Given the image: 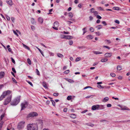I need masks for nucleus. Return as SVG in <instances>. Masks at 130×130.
Returning <instances> with one entry per match:
<instances>
[{
  "label": "nucleus",
  "mask_w": 130,
  "mask_h": 130,
  "mask_svg": "<svg viewBox=\"0 0 130 130\" xmlns=\"http://www.w3.org/2000/svg\"><path fill=\"white\" fill-rule=\"evenodd\" d=\"M25 122L24 121H22L19 122L18 125V128L19 129H22L23 128L24 126Z\"/></svg>",
  "instance_id": "obj_4"
},
{
  "label": "nucleus",
  "mask_w": 130,
  "mask_h": 130,
  "mask_svg": "<svg viewBox=\"0 0 130 130\" xmlns=\"http://www.w3.org/2000/svg\"><path fill=\"white\" fill-rule=\"evenodd\" d=\"M80 60V57H77L76 58V61H79Z\"/></svg>",
  "instance_id": "obj_41"
},
{
  "label": "nucleus",
  "mask_w": 130,
  "mask_h": 130,
  "mask_svg": "<svg viewBox=\"0 0 130 130\" xmlns=\"http://www.w3.org/2000/svg\"><path fill=\"white\" fill-rule=\"evenodd\" d=\"M103 47L106 48H107L108 50H109L110 49V47H109L108 46H105V45L103 46Z\"/></svg>",
  "instance_id": "obj_39"
},
{
  "label": "nucleus",
  "mask_w": 130,
  "mask_h": 130,
  "mask_svg": "<svg viewBox=\"0 0 130 130\" xmlns=\"http://www.w3.org/2000/svg\"><path fill=\"white\" fill-rule=\"evenodd\" d=\"M7 2L8 4L11 6L12 5V0H9L7 1Z\"/></svg>",
  "instance_id": "obj_16"
},
{
  "label": "nucleus",
  "mask_w": 130,
  "mask_h": 130,
  "mask_svg": "<svg viewBox=\"0 0 130 130\" xmlns=\"http://www.w3.org/2000/svg\"><path fill=\"white\" fill-rule=\"evenodd\" d=\"M57 56L59 57L62 58L63 57V55L62 54L60 53H57Z\"/></svg>",
  "instance_id": "obj_19"
},
{
  "label": "nucleus",
  "mask_w": 130,
  "mask_h": 130,
  "mask_svg": "<svg viewBox=\"0 0 130 130\" xmlns=\"http://www.w3.org/2000/svg\"><path fill=\"white\" fill-rule=\"evenodd\" d=\"M38 113L36 112H32L30 113L27 116V117H34L38 116Z\"/></svg>",
  "instance_id": "obj_7"
},
{
  "label": "nucleus",
  "mask_w": 130,
  "mask_h": 130,
  "mask_svg": "<svg viewBox=\"0 0 130 130\" xmlns=\"http://www.w3.org/2000/svg\"><path fill=\"white\" fill-rule=\"evenodd\" d=\"M70 117L72 118L75 119L76 118V116L74 114H71Z\"/></svg>",
  "instance_id": "obj_21"
},
{
  "label": "nucleus",
  "mask_w": 130,
  "mask_h": 130,
  "mask_svg": "<svg viewBox=\"0 0 130 130\" xmlns=\"http://www.w3.org/2000/svg\"><path fill=\"white\" fill-rule=\"evenodd\" d=\"M5 75V73L3 72H0V78L3 77Z\"/></svg>",
  "instance_id": "obj_12"
},
{
  "label": "nucleus",
  "mask_w": 130,
  "mask_h": 130,
  "mask_svg": "<svg viewBox=\"0 0 130 130\" xmlns=\"http://www.w3.org/2000/svg\"><path fill=\"white\" fill-rule=\"evenodd\" d=\"M20 100V96L17 97L11 102V104L13 106L16 105L19 103Z\"/></svg>",
  "instance_id": "obj_3"
},
{
  "label": "nucleus",
  "mask_w": 130,
  "mask_h": 130,
  "mask_svg": "<svg viewBox=\"0 0 130 130\" xmlns=\"http://www.w3.org/2000/svg\"><path fill=\"white\" fill-rule=\"evenodd\" d=\"M89 19H90V21H91L92 20H93V17H92V16H90V17H89Z\"/></svg>",
  "instance_id": "obj_63"
},
{
  "label": "nucleus",
  "mask_w": 130,
  "mask_h": 130,
  "mask_svg": "<svg viewBox=\"0 0 130 130\" xmlns=\"http://www.w3.org/2000/svg\"><path fill=\"white\" fill-rule=\"evenodd\" d=\"M54 26L52 27V28L56 30H57L58 29V27L59 26V23L58 22H55L54 23Z\"/></svg>",
  "instance_id": "obj_8"
},
{
  "label": "nucleus",
  "mask_w": 130,
  "mask_h": 130,
  "mask_svg": "<svg viewBox=\"0 0 130 130\" xmlns=\"http://www.w3.org/2000/svg\"><path fill=\"white\" fill-rule=\"evenodd\" d=\"M31 22L32 24H35L36 23V22L35 21V20L34 18H31Z\"/></svg>",
  "instance_id": "obj_22"
},
{
  "label": "nucleus",
  "mask_w": 130,
  "mask_h": 130,
  "mask_svg": "<svg viewBox=\"0 0 130 130\" xmlns=\"http://www.w3.org/2000/svg\"><path fill=\"white\" fill-rule=\"evenodd\" d=\"M36 71L37 74L38 75H40V73L38 70L37 69H36Z\"/></svg>",
  "instance_id": "obj_37"
},
{
  "label": "nucleus",
  "mask_w": 130,
  "mask_h": 130,
  "mask_svg": "<svg viewBox=\"0 0 130 130\" xmlns=\"http://www.w3.org/2000/svg\"><path fill=\"white\" fill-rule=\"evenodd\" d=\"M11 96L10 95L8 96L4 102V105H6L9 103L11 101Z\"/></svg>",
  "instance_id": "obj_5"
},
{
  "label": "nucleus",
  "mask_w": 130,
  "mask_h": 130,
  "mask_svg": "<svg viewBox=\"0 0 130 130\" xmlns=\"http://www.w3.org/2000/svg\"><path fill=\"white\" fill-rule=\"evenodd\" d=\"M99 63V62H96L94 63L93 64V66H94L96 65L97 64Z\"/></svg>",
  "instance_id": "obj_58"
},
{
  "label": "nucleus",
  "mask_w": 130,
  "mask_h": 130,
  "mask_svg": "<svg viewBox=\"0 0 130 130\" xmlns=\"http://www.w3.org/2000/svg\"><path fill=\"white\" fill-rule=\"evenodd\" d=\"M122 78H123V77L122 76H119L118 77V78L119 79H120V80H121L122 79Z\"/></svg>",
  "instance_id": "obj_50"
},
{
  "label": "nucleus",
  "mask_w": 130,
  "mask_h": 130,
  "mask_svg": "<svg viewBox=\"0 0 130 130\" xmlns=\"http://www.w3.org/2000/svg\"><path fill=\"white\" fill-rule=\"evenodd\" d=\"M98 8L100 10L102 11L104 10L103 9V8L101 7H99Z\"/></svg>",
  "instance_id": "obj_64"
},
{
  "label": "nucleus",
  "mask_w": 130,
  "mask_h": 130,
  "mask_svg": "<svg viewBox=\"0 0 130 130\" xmlns=\"http://www.w3.org/2000/svg\"><path fill=\"white\" fill-rule=\"evenodd\" d=\"M73 38V37L71 36L64 35L63 38L65 39H70L72 38Z\"/></svg>",
  "instance_id": "obj_11"
},
{
  "label": "nucleus",
  "mask_w": 130,
  "mask_h": 130,
  "mask_svg": "<svg viewBox=\"0 0 130 130\" xmlns=\"http://www.w3.org/2000/svg\"><path fill=\"white\" fill-rule=\"evenodd\" d=\"M104 108V106L103 105H100V107L99 109H103Z\"/></svg>",
  "instance_id": "obj_34"
},
{
  "label": "nucleus",
  "mask_w": 130,
  "mask_h": 130,
  "mask_svg": "<svg viewBox=\"0 0 130 130\" xmlns=\"http://www.w3.org/2000/svg\"><path fill=\"white\" fill-rule=\"evenodd\" d=\"M97 87L100 88H104V87L102 86H101V85H98L97 86Z\"/></svg>",
  "instance_id": "obj_35"
},
{
  "label": "nucleus",
  "mask_w": 130,
  "mask_h": 130,
  "mask_svg": "<svg viewBox=\"0 0 130 130\" xmlns=\"http://www.w3.org/2000/svg\"><path fill=\"white\" fill-rule=\"evenodd\" d=\"M31 28L32 30H34L35 29V27L33 26H31Z\"/></svg>",
  "instance_id": "obj_52"
},
{
  "label": "nucleus",
  "mask_w": 130,
  "mask_h": 130,
  "mask_svg": "<svg viewBox=\"0 0 130 130\" xmlns=\"http://www.w3.org/2000/svg\"><path fill=\"white\" fill-rule=\"evenodd\" d=\"M11 19L13 22L14 23V20L15 19L13 17H12L11 18Z\"/></svg>",
  "instance_id": "obj_61"
},
{
  "label": "nucleus",
  "mask_w": 130,
  "mask_h": 130,
  "mask_svg": "<svg viewBox=\"0 0 130 130\" xmlns=\"http://www.w3.org/2000/svg\"><path fill=\"white\" fill-rule=\"evenodd\" d=\"M87 124L89 126H91V127H93L94 126V124Z\"/></svg>",
  "instance_id": "obj_55"
},
{
  "label": "nucleus",
  "mask_w": 130,
  "mask_h": 130,
  "mask_svg": "<svg viewBox=\"0 0 130 130\" xmlns=\"http://www.w3.org/2000/svg\"><path fill=\"white\" fill-rule=\"evenodd\" d=\"M105 41H107L109 43H111L110 41L109 40H105Z\"/></svg>",
  "instance_id": "obj_59"
},
{
  "label": "nucleus",
  "mask_w": 130,
  "mask_h": 130,
  "mask_svg": "<svg viewBox=\"0 0 130 130\" xmlns=\"http://www.w3.org/2000/svg\"><path fill=\"white\" fill-rule=\"evenodd\" d=\"M11 93V91L9 90L4 92L2 95L0 96V100H2L6 96L9 95Z\"/></svg>",
  "instance_id": "obj_2"
},
{
  "label": "nucleus",
  "mask_w": 130,
  "mask_h": 130,
  "mask_svg": "<svg viewBox=\"0 0 130 130\" xmlns=\"http://www.w3.org/2000/svg\"><path fill=\"white\" fill-rule=\"evenodd\" d=\"M107 107H110L111 106V105L110 104H107Z\"/></svg>",
  "instance_id": "obj_56"
},
{
  "label": "nucleus",
  "mask_w": 130,
  "mask_h": 130,
  "mask_svg": "<svg viewBox=\"0 0 130 130\" xmlns=\"http://www.w3.org/2000/svg\"><path fill=\"white\" fill-rule=\"evenodd\" d=\"M87 38L88 39H92L93 38V37L90 35H89L87 36Z\"/></svg>",
  "instance_id": "obj_17"
},
{
  "label": "nucleus",
  "mask_w": 130,
  "mask_h": 130,
  "mask_svg": "<svg viewBox=\"0 0 130 130\" xmlns=\"http://www.w3.org/2000/svg\"><path fill=\"white\" fill-rule=\"evenodd\" d=\"M38 21L40 23H42L43 22V19L41 17H40L38 18Z\"/></svg>",
  "instance_id": "obj_15"
},
{
  "label": "nucleus",
  "mask_w": 130,
  "mask_h": 130,
  "mask_svg": "<svg viewBox=\"0 0 130 130\" xmlns=\"http://www.w3.org/2000/svg\"><path fill=\"white\" fill-rule=\"evenodd\" d=\"M51 101L52 102V105H53L54 106H55V102L54 101L52 100H51Z\"/></svg>",
  "instance_id": "obj_29"
},
{
  "label": "nucleus",
  "mask_w": 130,
  "mask_h": 130,
  "mask_svg": "<svg viewBox=\"0 0 130 130\" xmlns=\"http://www.w3.org/2000/svg\"><path fill=\"white\" fill-rule=\"evenodd\" d=\"M43 123L42 121H40L38 124H29L27 126L28 130H38V126L40 127H42Z\"/></svg>",
  "instance_id": "obj_1"
},
{
  "label": "nucleus",
  "mask_w": 130,
  "mask_h": 130,
  "mask_svg": "<svg viewBox=\"0 0 130 130\" xmlns=\"http://www.w3.org/2000/svg\"><path fill=\"white\" fill-rule=\"evenodd\" d=\"M110 75L112 77H115L116 76V74L113 73H111L110 74Z\"/></svg>",
  "instance_id": "obj_33"
},
{
  "label": "nucleus",
  "mask_w": 130,
  "mask_h": 130,
  "mask_svg": "<svg viewBox=\"0 0 130 130\" xmlns=\"http://www.w3.org/2000/svg\"><path fill=\"white\" fill-rule=\"evenodd\" d=\"M69 43L70 45H71L73 43V41L72 40H69Z\"/></svg>",
  "instance_id": "obj_48"
},
{
  "label": "nucleus",
  "mask_w": 130,
  "mask_h": 130,
  "mask_svg": "<svg viewBox=\"0 0 130 130\" xmlns=\"http://www.w3.org/2000/svg\"><path fill=\"white\" fill-rule=\"evenodd\" d=\"M27 82L31 86H33V85L32 84L31 82H29V81H27Z\"/></svg>",
  "instance_id": "obj_53"
},
{
  "label": "nucleus",
  "mask_w": 130,
  "mask_h": 130,
  "mask_svg": "<svg viewBox=\"0 0 130 130\" xmlns=\"http://www.w3.org/2000/svg\"><path fill=\"white\" fill-rule=\"evenodd\" d=\"M86 28V27H85L83 28V34L84 35L86 32V31H85V29Z\"/></svg>",
  "instance_id": "obj_38"
},
{
  "label": "nucleus",
  "mask_w": 130,
  "mask_h": 130,
  "mask_svg": "<svg viewBox=\"0 0 130 130\" xmlns=\"http://www.w3.org/2000/svg\"><path fill=\"white\" fill-rule=\"evenodd\" d=\"M90 30L91 32H93L94 31V29L92 27H91L90 28Z\"/></svg>",
  "instance_id": "obj_36"
},
{
  "label": "nucleus",
  "mask_w": 130,
  "mask_h": 130,
  "mask_svg": "<svg viewBox=\"0 0 130 130\" xmlns=\"http://www.w3.org/2000/svg\"><path fill=\"white\" fill-rule=\"evenodd\" d=\"M92 88V87H90V86H86V87H85L84 88V89H87V88Z\"/></svg>",
  "instance_id": "obj_49"
},
{
  "label": "nucleus",
  "mask_w": 130,
  "mask_h": 130,
  "mask_svg": "<svg viewBox=\"0 0 130 130\" xmlns=\"http://www.w3.org/2000/svg\"><path fill=\"white\" fill-rule=\"evenodd\" d=\"M96 27L98 28V29L99 30L102 28V25H99L96 26Z\"/></svg>",
  "instance_id": "obj_18"
},
{
  "label": "nucleus",
  "mask_w": 130,
  "mask_h": 130,
  "mask_svg": "<svg viewBox=\"0 0 130 130\" xmlns=\"http://www.w3.org/2000/svg\"><path fill=\"white\" fill-rule=\"evenodd\" d=\"M69 16L70 18H72L73 17V15L72 13L71 12L69 13Z\"/></svg>",
  "instance_id": "obj_28"
},
{
  "label": "nucleus",
  "mask_w": 130,
  "mask_h": 130,
  "mask_svg": "<svg viewBox=\"0 0 130 130\" xmlns=\"http://www.w3.org/2000/svg\"><path fill=\"white\" fill-rule=\"evenodd\" d=\"M95 33L97 36H99L101 35V34L99 32H96Z\"/></svg>",
  "instance_id": "obj_47"
},
{
  "label": "nucleus",
  "mask_w": 130,
  "mask_h": 130,
  "mask_svg": "<svg viewBox=\"0 0 130 130\" xmlns=\"http://www.w3.org/2000/svg\"><path fill=\"white\" fill-rule=\"evenodd\" d=\"M59 95V93H54L53 94V95L54 96H57Z\"/></svg>",
  "instance_id": "obj_43"
},
{
  "label": "nucleus",
  "mask_w": 130,
  "mask_h": 130,
  "mask_svg": "<svg viewBox=\"0 0 130 130\" xmlns=\"http://www.w3.org/2000/svg\"><path fill=\"white\" fill-rule=\"evenodd\" d=\"M94 14L95 16H96L98 14V12L97 11H95L94 12Z\"/></svg>",
  "instance_id": "obj_45"
},
{
  "label": "nucleus",
  "mask_w": 130,
  "mask_h": 130,
  "mask_svg": "<svg viewBox=\"0 0 130 130\" xmlns=\"http://www.w3.org/2000/svg\"><path fill=\"white\" fill-rule=\"evenodd\" d=\"M100 107V105H94L92 106V110H95L97 109H99Z\"/></svg>",
  "instance_id": "obj_9"
},
{
  "label": "nucleus",
  "mask_w": 130,
  "mask_h": 130,
  "mask_svg": "<svg viewBox=\"0 0 130 130\" xmlns=\"http://www.w3.org/2000/svg\"><path fill=\"white\" fill-rule=\"evenodd\" d=\"M5 114L3 113L1 115L0 117V120H2L3 118V117H4Z\"/></svg>",
  "instance_id": "obj_30"
},
{
  "label": "nucleus",
  "mask_w": 130,
  "mask_h": 130,
  "mask_svg": "<svg viewBox=\"0 0 130 130\" xmlns=\"http://www.w3.org/2000/svg\"><path fill=\"white\" fill-rule=\"evenodd\" d=\"M36 48L38 49L39 50V51H40L41 53V54L43 56H44V55L43 54V52L39 48H38L37 47H36Z\"/></svg>",
  "instance_id": "obj_24"
},
{
  "label": "nucleus",
  "mask_w": 130,
  "mask_h": 130,
  "mask_svg": "<svg viewBox=\"0 0 130 130\" xmlns=\"http://www.w3.org/2000/svg\"><path fill=\"white\" fill-rule=\"evenodd\" d=\"M70 71L69 70H67L64 72V73L65 74H68L69 73Z\"/></svg>",
  "instance_id": "obj_46"
},
{
  "label": "nucleus",
  "mask_w": 130,
  "mask_h": 130,
  "mask_svg": "<svg viewBox=\"0 0 130 130\" xmlns=\"http://www.w3.org/2000/svg\"><path fill=\"white\" fill-rule=\"evenodd\" d=\"M113 9L116 10H120V8L118 7H113Z\"/></svg>",
  "instance_id": "obj_27"
},
{
  "label": "nucleus",
  "mask_w": 130,
  "mask_h": 130,
  "mask_svg": "<svg viewBox=\"0 0 130 130\" xmlns=\"http://www.w3.org/2000/svg\"><path fill=\"white\" fill-rule=\"evenodd\" d=\"M22 44L24 47L25 48L28 50H30V48L28 46H27V45H25L23 43Z\"/></svg>",
  "instance_id": "obj_20"
},
{
  "label": "nucleus",
  "mask_w": 130,
  "mask_h": 130,
  "mask_svg": "<svg viewBox=\"0 0 130 130\" xmlns=\"http://www.w3.org/2000/svg\"><path fill=\"white\" fill-rule=\"evenodd\" d=\"M117 69L118 70L120 71L122 69L121 67L120 66H118L117 67Z\"/></svg>",
  "instance_id": "obj_26"
},
{
  "label": "nucleus",
  "mask_w": 130,
  "mask_h": 130,
  "mask_svg": "<svg viewBox=\"0 0 130 130\" xmlns=\"http://www.w3.org/2000/svg\"><path fill=\"white\" fill-rule=\"evenodd\" d=\"M27 61H28V63L29 65L31 64V61L30 59L29 58H28L27 59Z\"/></svg>",
  "instance_id": "obj_32"
},
{
  "label": "nucleus",
  "mask_w": 130,
  "mask_h": 130,
  "mask_svg": "<svg viewBox=\"0 0 130 130\" xmlns=\"http://www.w3.org/2000/svg\"><path fill=\"white\" fill-rule=\"evenodd\" d=\"M28 105V103L27 102H25L22 103L21 104V110H22L27 107Z\"/></svg>",
  "instance_id": "obj_6"
},
{
  "label": "nucleus",
  "mask_w": 130,
  "mask_h": 130,
  "mask_svg": "<svg viewBox=\"0 0 130 130\" xmlns=\"http://www.w3.org/2000/svg\"><path fill=\"white\" fill-rule=\"evenodd\" d=\"M96 17L97 18L99 19H101L102 18L99 15H97Z\"/></svg>",
  "instance_id": "obj_42"
},
{
  "label": "nucleus",
  "mask_w": 130,
  "mask_h": 130,
  "mask_svg": "<svg viewBox=\"0 0 130 130\" xmlns=\"http://www.w3.org/2000/svg\"><path fill=\"white\" fill-rule=\"evenodd\" d=\"M12 70L15 73H16V72L15 69L14 68H12Z\"/></svg>",
  "instance_id": "obj_57"
},
{
  "label": "nucleus",
  "mask_w": 130,
  "mask_h": 130,
  "mask_svg": "<svg viewBox=\"0 0 130 130\" xmlns=\"http://www.w3.org/2000/svg\"><path fill=\"white\" fill-rule=\"evenodd\" d=\"M108 59H102L101 60V61L102 62H105L106 61H108Z\"/></svg>",
  "instance_id": "obj_25"
},
{
  "label": "nucleus",
  "mask_w": 130,
  "mask_h": 130,
  "mask_svg": "<svg viewBox=\"0 0 130 130\" xmlns=\"http://www.w3.org/2000/svg\"><path fill=\"white\" fill-rule=\"evenodd\" d=\"M11 59L12 62L14 64H15V62L14 60L12 57L11 58Z\"/></svg>",
  "instance_id": "obj_60"
},
{
  "label": "nucleus",
  "mask_w": 130,
  "mask_h": 130,
  "mask_svg": "<svg viewBox=\"0 0 130 130\" xmlns=\"http://www.w3.org/2000/svg\"><path fill=\"white\" fill-rule=\"evenodd\" d=\"M72 99V96L71 95L68 96L67 98V99L68 100H70Z\"/></svg>",
  "instance_id": "obj_31"
},
{
  "label": "nucleus",
  "mask_w": 130,
  "mask_h": 130,
  "mask_svg": "<svg viewBox=\"0 0 130 130\" xmlns=\"http://www.w3.org/2000/svg\"><path fill=\"white\" fill-rule=\"evenodd\" d=\"M102 23L104 26L106 25H107L105 21H103L102 22Z\"/></svg>",
  "instance_id": "obj_40"
},
{
  "label": "nucleus",
  "mask_w": 130,
  "mask_h": 130,
  "mask_svg": "<svg viewBox=\"0 0 130 130\" xmlns=\"http://www.w3.org/2000/svg\"><path fill=\"white\" fill-rule=\"evenodd\" d=\"M94 8H92L90 10V11L91 12H94Z\"/></svg>",
  "instance_id": "obj_54"
},
{
  "label": "nucleus",
  "mask_w": 130,
  "mask_h": 130,
  "mask_svg": "<svg viewBox=\"0 0 130 130\" xmlns=\"http://www.w3.org/2000/svg\"><path fill=\"white\" fill-rule=\"evenodd\" d=\"M42 85H43V86L45 88H47V85L45 82H43V83Z\"/></svg>",
  "instance_id": "obj_14"
},
{
  "label": "nucleus",
  "mask_w": 130,
  "mask_h": 130,
  "mask_svg": "<svg viewBox=\"0 0 130 130\" xmlns=\"http://www.w3.org/2000/svg\"><path fill=\"white\" fill-rule=\"evenodd\" d=\"M13 32L14 33L15 35H16L17 36H18V34H17V33L15 31H14V30H13Z\"/></svg>",
  "instance_id": "obj_62"
},
{
  "label": "nucleus",
  "mask_w": 130,
  "mask_h": 130,
  "mask_svg": "<svg viewBox=\"0 0 130 130\" xmlns=\"http://www.w3.org/2000/svg\"><path fill=\"white\" fill-rule=\"evenodd\" d=\"M12 80L13 82H14L15 83H17V82L15 79L13 78H12Z\"/></svg>",
  "instance_id": "obj_44"
},
{
  "label": "nucleus",
  "mask_w": 130,
  "mask_h": 130,
  "mask_svg": "<svg viewBox=\"0 0 130 130\" xmlns=\"http://www.w3.org/2000/svg\"><path fill=\"white\" fill-rule=\"evenodd\" d=\"M112 55V53H106L104 54V56L106 58H108L111 57Z\"/></svg>",
  "instance_id": "obj_10"
},
{
  "label": "nucleus",
  "mask_w": 130,
  "mask_h": 130,
  "mask_svg": "<svg viewBox=\"0 0 130 130\" xmlns=\"http://www.w3.org/2000/svg\"><path fill=\"white\" fill-rule=\"evenodd\" d=\"M115 22L118 24H119L120 23V22L118 20H116L115 21Z\"/></svg>",
  "instance_id": "obj_51"
},
{
  "label": "nucleus",
  "mask_w": 130,
  "mask_h": 130,
  "mask_svg": "<svg viewBox=\"0 0 130 130\" xmlns=\"http://www.w3.org/2000/svg\"><path fill=\"white\" fill-rule=\"evenodd\" d=\"M93 52L95 54H98L102 53V52H101L99 51H94Z\"/></svg>",
  "instance_id": "obj_23"
},
{
  "label": "nucleus",
  "mask_w": 130,
  "mask_h": 130,
  "mask_svg": "<svg viewBox=\"0 0 130 130\" xmlns=\"http://www.w3.org/2000/svg\"><path fill=\"white\" fill-rule=\"evenodd\" d=\"M109 100V98L108 97H106L104 98L102 101L103 102H105Z\"/></svg>",
  "instance_id": "obj_13"
}]
</instances>
